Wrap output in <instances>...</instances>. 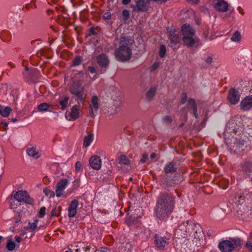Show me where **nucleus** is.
Instances as JSON below:
<instances>
[{
  "mask_svg": "<svg viewBox=\"0 0 252 252\" xmlns=\"http://www.w3.org/2000/svg\"><path fill=\"white\" fill-rule=\"evenodd\" d=\"M252 200V193L247 189L235 197L236 213L238 218L247 220L252 217V208L250 205Z\"/></svg>",
  "mask_w": 252,
  "mask_h": 252,
  "instance_id": "1",
  "label": "nucleus"
},
{
  "mask_svg": "<svg viewBox=\"0 0 252 252\" xmlns=\"http://www.w3.org/2000/svg\"><path fill=\"white\" fill-rule=\"evenodd\" d=\"M224 141L229 150L234 153L239 154L245 149L246 141L236 132L225 131Z\"/></svg>",
  "mask_w": 252,
  "mask_h": 252,
  "instance_id": "2",
  "label": "nucleus"
},
{
  "mask_svg": "<svg viewBox=\"0 0 252 252\" xmlns=\"http://www.w3.org/2000/svg\"><path fill=\"white\" fill-rule=\"evenodd\" d=\"M133 40L130 38L122 36L120 39V46L115 51V55L116 59L121 62L128 61L132 56L130 46Z\"/></svg>",
  "mask_w": 252,
  "mask_h": 252,
  "instance_id": "3",
  "label": "nucleus"
},
{
  "mask_svg": "<svg viewBox=\"0 0 252 252\" xmlns=\"http://www.w3.org/2000/svg\"><path fill=\"white\" fill-rule=\"evenodd\" d=\"M241 245V241L240 239L232 238L220 242L218 245V248L221 252H232L234 250L240 249Z\"/></svg>",
  "mask_w": 252,
  "mask_h": 252,
  "instance_id": "4",
  "label": "nucleus"
},
{
  "mask_svg": "<svg viewBox=\"0 0 252 252\" xmlns=\"http://www.w3.org/2000/svg\"><path fill=\"white\" fill-rule=\"evenodd\" d=\"M157 202L174 209L175 198L171 194L167 193H161L158 197Z\"/></svg>",
  "mask_w": 252,
  "mask_h": 252,
  "instance_id": "5",
  "label": "nucleus"
},
{
  "mask_svg": "<svg viewBox=\"0 0 252 252\" xmlns=\"http://www.w3.org/2000/svg\"><path fill=\"white\" fill-rule=\"evenodd\" d=\"M173 210V209L169 208L164 205L160 204L157 202L156 206L155 208V213L157 218H163L170 215Z\"/></svg>",
  "mask_w": 252,
  "mask_h": 252,
  "instance_id": "6",
  "label": "nucleus"
},
{
  "mask_svg": "<svg viewBox=\"0 0 252 252\" xmlns=\"http://www.w3.org/2000/svg\"><path fill=\"white\" fill-rule=\"evenodd\" d=\"M70 93L76 96L79 101L84 102L86 95L84 94V89L79 83L74 84L69 88Z\"/></svg>",
  "mask_w": 252,
  "mask_h": 252,
  "instance_id": "7",
  "label": "nucleus"
},
{
  "mask_svg": "<svg viewBox=\"0 0 252 252\" xmlns=\"http://www.w3.org/2000/svg\"><path fill=\"white\" fill-rule=\"evenodd\" d=\"M14 198L20 202H24L31 205L33 204L34 203L33 199L29 196L26 191L24 190L17 191L14 195Z\"/></svg>",
  "mask_w": 252,
  "mask_h": 252,
  "instance_id": "8",
  "label": "nucleus"
},
{
  "mask_svg": "<svg viewBox=\"0 0 252 252\" xmlns=\"http://www.w3.org/2000/svg\"><path fill=\"white\" fill-rule=\"evenodd\" d=\"M155 243L158 249L160 250H165L168 247L169 240L165 237L156 234L155 235Z\"/></svg>",
  "mask_w": 252,
  "mask_h": 252,
  "instance_id": "9",
  "label": "nucleus"
},
{
  "mask_svg": "<svg viewBox=\"0 0 252 252\" xmlns=\"http://www.w3.org/2000/svg\"><path fill=\"white\" fill-rule=\"evenodd\" d=\"M240 94L239 92L234 88L231 89L227 95V100L232 105H235L239 101Z\"/></svg>",
  "mask_w": 252,
  "mask_h": 252,
  "instance_id": "10",
  "label": "nucleus"
},
{
  "mask_svg": "<svg viewBox=\"0 0 252 252\" xmlns=\"http://www.w3.org/2000/svg\"><path fill=\"white\" fill-rule=\"evenodd\" d=\"M68 183V181L66 179H63L57 183L56 189L57 197H60L63 194L64 189L66 187Z\"/></svg>",
  "mask_w": 252,
  "mask_h": 252,
  "instance_id": "11",
  "label": "nucleus"
},
{
  "mask_svg": "<svg viewBox=\"0 0 252 252\" xmlns=\"http://www.w3.org/2000/svg\"><path fill=\"white\" fill-rule=\"evenodd\" d=\"M240 108L242 110L248 111L252 108V95H249L243 99L240 103Z\"/></svg>",
  "mask_w": 252,
  "mask_h": 252,
  "instance_id": "12",
  "label": "nucleus"
},
{
  "mask_svg": "<svg viewBox=\"0 0 252 252\" xmlns=\"http://www.w3.org/2000/svg\"><path fill=\"white\" fill-rule=\"evenodd\" d=\"M228 3L223 0H217L214 4V8L220 12H225L228 10Z\"/></svg>",
  "mask_w": 252,
  "mask_h": 252,
  "instance_id": "13",
  "label": "nucleus"
},
{
  "mask_svg": "<svg viewBox=\"0 0 252 252\" xmlns=\"http://www.w3.org/2000/svg\"><path fill=\"white\" fill-rule=\"evenodd\" d=\"M89 163L93 169L98 170L101 167V161L98 156H93L90 158Z\"/></svg>",
  "mask_w": 252,
  "mask_h": 252,
  "instance_id": "14",
  "label": "nucleus"
},
{
  "mask_svg": "<svg viewBox=\"0 0 252 252\" xmlns=\"http://www.w3.org/2000/svg\"><path fill=\"white\" fill-rule=\"evenodd\" d=\"M178 167L176 164L173 162H169L167 163L163 169V171L165 174L168 175L169 174H173L176 172L177 170Z\"/></svg>",
  "mask_w": 252,
  "mask_h": 252,
  "instance_id": "15",
  "label": "nucleus"
},
{
  "mask_svg": "<svg viewBox=\"0 0 252 252\" xmlns=\"http://www.w3.org/2000/svg\"><path fill=\"white\" fill-rule=\"evenodd\" d=\"M186 224H188V221L186 223L184 222L178 226V228L176 229L175 233L176 235L180 236L184 238L187 235L186 232L187 231V227Z\"/></svg>",
  "mask_w": 252,
  "mask_h": 252,
  "instance_id": "16",
  "label": "nucleus"
},
{
  "mask_svg": "<svg viewBox=\"0 0 252 252\" xmlns=\"http://www.w3.org/2000/svg\"><path fill=\"white\" fill-rule=\"evenodd\" d=\"M181 31L183 36H194L195 33L194 29L187 24L182 26Z\"/></svg>",
  "mask_w": 252,
  "mask_h": 252,
  "instance_id": "17",
  "label": "nucleus"
},
{
  "mask_svg": "<svg viewBox=\"0 0 252 252\" xmlns=\"http://www.w3.org/2000/svg\"><path fill=\"white\" fill-rule=\"evenodd\" d=\"M176 30L169 32V38L170 40L171 46L176 48L175 45L179 42V34Z\"/></svg>",
  "mask_w": 252,
  "mask_h": 252,
  "instance_id": "18",
  "label": "nucleus"
},
{
  "mask_svg": "<svg viewBox=\"0 0 252 252\" xmlns=\"http://www.w3.org/2000/svg\"><path fill=\"white\" fill-rule=\"evenodd\" d=\"M78 205V201L75 199L71 201L68 209V217L72 218L74 217L76 213L77 208Z\"/></svg>",
  "mask_w": 252,
  "mask_h": 252,
  "instance_id": "19",
  "label": "nucleus"
},
{
  "mask_svg": "<svg viewBox=\"0 0 252 252\" xmlns=\"http://www.w3.org/2000/svg\"><path fill=\"white\" fill-rule=\"evenodd\" d=\"M96 61L99 65L102 67H107L109 63L107 57L104 54L98 55L96 58Z\"/></svg>",
  "mask_w": 252,
  "mask_h": 252,
  "instance_id": "20",
  "label": "nucleus"
},
{
  "mask_svg": "<svg viewBox=\"0 0 252 252\" xmlns=\"http://www.w3.org/2000/svg\"><path fill=\"white\" fill-rule=\"evenodd\" d=\"M80 110V105H76L73 106L71 109L70 113V120L74 121L79 117V113Z\"/></svg>",
  "mask_w": 252,
  "mask_h": 252,
  "instance_id": "21",
  "label": "nucleus"
},
{
  "mask_svg": "<svg viewBox=\"0 0 252 252\" xmlns=\"http://www.w3.org/2000/svg\"><path fill=\"white\" fill-rule=\"evenodd\" d=\"M147 0H138L136 1V7L138 10L141 11H147L148 10Z\"/></svg>",
  "mask_w": 252,
  "mask_h": 252,
  "instance_id": "22",
  "label": "nucleus"
},
{
  "mask_svg": "<svg viewBox=\"0 0 252 252\" xmlns=\"http://www.w3.org/2000/svg\"><path fill=\"white\" fill-rule=\"evenodd\" d=\"M242 171L247 175L250 176L252 175V162H245L242 166Z\"/></svg>",
  "mask_w": 252,
  "mask_h": 252,
  "instance_id": "23",
  "label": "nucleus"
},
{
  "mask_svg": "<svg viewBox=\"0 0 252 252\" xmlns=\"http://www.w3.org/2000/svg\"><path fill=\"white\" fill-rule=\"evenodd\" d=\"M194 36H183V41L184 44L188 47H192L195 42V39L193 38Z\"/></svg>",
  "mask_w": 252,
  "mask_h": 252,
  "instance_id": "24",
  "label": "nucleus"
},
{
  "mask_svg": "<svg viewBox=\"0 0 252 252\" xmlns=\"http://www.w3.org/2000/svg\"><path fill=\"white\" fill-rule=\"evenodd\" d=\"M163 183L167 187H173L177 184L176 180L173 178L169 177L166 174H165L164 176Z\"/></svg>",
  "mask_w": 252,
  "mask_h": 252,
  "instance_id": "25",
  "label": "nucleus"
},
{
  "mask_svg": "<svg viewBox=\"0 0 252 252\" xmlns=\"http://www.w3.org/2000/svg\"><path fill=\"white\" fill-rule=\"evenodd\" d=\"M157 88L154 86L151 87L149 90L146 92L145 96L146 97V99L149 101H150L152 100H153L156 92L157 91Z\"/></svg>",
  "mask_w": 252,
  "mask_h": 252,
  "instance_id": "26",
  "label": "nucleus"
},
{
  "mask_svg": "<svg viewBox=\"0 0 252 252\" xmlns=\"http://www.w3.org/2000/svg\"><path fill=\"white\" fill-rule=\"evenodd\" d=\"M27 153L30 156L34 158H37L40 157V155L36 148L34 147L28 148L27 150Z\"/></svg>",
  "mask_w": 252,
  "mask_h": 252,
  "instance_id": "27",
  "label": "nucleus"
},
{
  "mask_svg": "<svg viewBox=\"0 0 252 252\" xmlns=\"http://www.w3.org/2000/svg\"><path fill=\"white\" fill-rule=\"evenodd\" d=\"M90 106H92L95 110V112H97L99 108L98 98L96 96H93L91 100V104Z\"/></svg>",
  "mask_w": 252,
  "mask_h": 252,
  "instance_id": "28",
  "label": "nucleus"
},
{
  "mask_svg": "<svg viewBox=\"0 0 252 252\" xmlns=\"http://www.w3.org/2000/svg\"><path fill=\"white\" fill-rule=\"evenodd\" d=\"M94 139V134L93 133L89 134L88 136H85L84 139L83 145L86 147H89Z\"/></svg>",
  "mask_w": 252,
  "mask_h": 252,
  "instance_id": "29",
  "label": "nucleus"
},
{
  "mask_svg": "<svg viewBox=\"0 0 252 252\" xmlns=\"http://www.w3.org/2000/svg\"><path fill=\"white\" fill-rule=\"evenodd\" d=\"M11 111L12 110L10 107L6 106L4 109H3V108H0V114L3 117H8Z\"/></svg>",
  "mask_w": 252,
  "mask_h": 252,
  "instance_id": "30",
  "label": "nucleus"
},
{
  "mask_svg": "<svg viewBox=\"0 0 252 252\" xmlns=\"http://www.w3.org/2000/svg\"><path fill=\"white\" fill-rule=\"evenodd\" d=\"M50 106L47 103H42L38 105L37 110L39 112L47 111Z\"/></svg>",
  "mask_w": 252,
  "mask_h": 252,
  "instance_id": "31",
  "label": "nucleus"
},
{
  "mask_svg": "<svg viewBox=\"0 0 252 252\" xmlns=\"http://www.w3.org/2000/svg\"><path fill=\"white\" fill-rule=\"evenodd\" d=\"M61 209L62 207L60 206H58V208L56 207H54L51 212V218H52L54 217H58L61 213Z\"/></svg>",
  "mask_w": 252,
  "mask_h": 252,
  "instance_id": "32",
  "label": "nucleus"
},
{
  "mask_svg": "<svg viewBox=\"0 0 252 252\" xmlns=\"http://www.w3.org/2000/svg\"><path fill=\"white\" fill-rule=\"evenodd\" d=\"M119 163L121 164L128 165L129 164V160L125 155H121L118 158Z\"/></svg>",
  "mask_w": 252,
  "mask_h": 252,
  "instance_id": "33",
  "label": "nucleus"
},
{
  "mask_svg": "<svg viewBox=\"0 0 252 252\" xmlns=\"http://www.w3.org/2000/svg\"><path fill=\"white\" fill-rule=\"evenodd\" d=\"M68 100H69V97L65 96V97H64V98L63 99L59 101V104L61 106V110H64L65 109V108L67 107V105Z\"/></svg>",
  "mask_w": 252,
  "mask_h": 252,
  "instance_id": "34",
  "label": "nucleus"
},
{
  "mask_svg": "<svg viewBox=\"0 0 252 252\" xmlns=\"http://www.w3.org/2000/svg\"><path fill=\"white\" fill-rule=\"evenodd\" d=\"M177 239H176L174 242V245L175 246V248L177 250H180L182 248V245L183 244L182 242L183 240H184V238H182V239H180V238H177Z\"/></svg>",
  "mask_w": 252,
  "mask_h": 252,
  "instance_id": "35",
  "label": "nucleus"
},
{
  "mask_svg": "<svg viewBox=\"0 0 252 252\" xmlns=\"http://www.w3.org/2000/svg\"><path fill=\"white\" fill-rule=\"evenodd\" d=\"M6 247L8 251H13L16 247L15 243L11 239H8L6 245Z\"/></svg>",
  "mask_w": 252,
  "mask_h": 252,
  "instance_id": "36",
  "label": "nucleus"
},
{
  "mask_svg": "<svg viewBox=\"0 0 252 252\" xmlns=\"http://www.w3.org/2000/svg\"><path fill=\"white\" fill-rule=\"evenodd\" d=\"M241 37L240 33L239 32L236 31L232 35L231 40L234 42H239L240 41Z\"/></svg>",
  "mask_w": 252,
  "mask_h": 252,
  "instance_id": "37",
  "label": "nucleus"
},
{
  "mask_svg": "<svg viewBox=\"0 0 252 252\" xmlns=\"http://www.w3.org/2000/svg\"><path fill=\"white\" fill-rule=\"evenodd\" d=\"M246 247L249 251L252 252V232L250 234Z\"/></svg>",
  "mask_w": 252,
  "mask_h": 252,
  "instance_id": "38",
  "label": "nucleus"
},
{
  "mask_svg": "<svg viewBox=\"0 0 252 252\" xmlns=\"http://www.w3.org/2000/svg\"><path fill=\"white\" fill-rule=\"evenodd\" d=\"M188 104L193 110L197 108L196 101L194 99L190 98L188 101Z\"/></svg>",
  "mask_w": 252,
  "mask_h": 252,
  "instance_id": "39",
  "label": "nucleus"
},
{
  "mask_svg": "<svg viewBox=\"0 0 252 252\" xmlns=\"http://www.w3.org/2000/svg\"><path fill=\"white\" fill-rule=\"evenodd\" d=\"M82 62V59L80 56L76 57L72 61V65L73 66H78Z\"/></svg>",
  "mask_w": 252,
  "mask_h": 252,
  "instance_id": "40",
  "label": "nucleus"
},
{
  "mask_svg": "<svg viewBox=\"0 0 252 252\" xmlns=\"http://www.w3.org/2000/svg\"><path fill=\"white\" fill-rule=\"evenodd\" d=\"M35 70H29V69L28 68V67L26 66V68H25V71L23 72V75L26 77H30V78H32V77L31 76V74H32V73H35Z\"/></svg>",
  "mask_w": 252,
  "mask_h": 252,
  "instance_id": "41",
  "label": "nucleus"
},
{
  "mask_svg": "<svg viewBox=\"0 0 252 252\" xmlns=\"http://www.w3.org/2000/svg\"><path fill=\"white\" fill-rule=\"evenodd\" d=\"M130 17V13L129 11L126 9H124L122 11V17L123 20L126 22V21Z\"/></svg>",
  "mask_w": 252,
  "mask_h": 252,
  "instance_id": "42",
  "label": "nucleus"
},
{
  "mask_svg": "<svg viewBox=\"0 0 252 252\" xmlns=\"http://www.w3.org/2000/svg\"><path fill=\"white\" fill-rule=\"evenodd\" d=\"M209 27L208 26H205L203 30V35H204L205 39L209 38L212 39V37L209 36Z\"/></svg>",
  "mask_w": 252,
  "mask_h": 252,
  "instance_id": "43",
  "label": "nucleus"
},
{
  "mask_svg": "<svg viewBox=\"0 0 252 252\" xmlns=\"http://www.w3.org/2000/svg\"><path fill=\"white\" fill-rule=\"evenodd\" d=\"M38 220H35L33 222H29V227L32 231L35 230L37 227V223Z\"/></svg>",
  "mask_w": 252,
  "mask_h": 252,
  "instance_id": "44",
  "label": "nucleus"
},
{
  "mask_svg": "<svg viewBox=\"0 0 252 252\" xmlns=\"http://www.w3.org/2000/svg\"><path fill=\"white\" fill-rule=\"evenodd\" d=\"M166 52V47L164 45H161L159 48V56L162 58L164 56Z\"/></svg>",
  "mask_w": 252,
  "mask_h": 252,
  "instance_id": "45",
  "label": "nucleus"
},
{
  "mask_svg": "<svg viewBox=\"0 0 252 252\" xmlns=\"http://www.w3.org/2000/svg\"><path fill=\"white\" fill-rule=\"evenodd\" d=\"M46 213V208L45 207H42L39 212V217L40 218H43Z\"/></svg>",
  "mask_w": 252,
  "mask_h": 252,
  "instance_id": "46",
  "label": "nucleus"
},
{
  "mask_svg": "<svg viewBox=\"0 0 252 252\" xmlns=\"http://www.w3.org/2000/svg\"><path fill=\"white\" fill-rule=\"evenodd\" d=\"M187 100V94L186 93H183L181 95V102L182 104H185Z\"/></svg>",
  "mask_w": 252,
  "mask_h": 252,
  "instance_id": "47",
  "label": "nucleus"
},
{
  "mask_svg": "<svg viewBox=\"0 0 252 252\" xmlns=\"http://www.w3.org/2000/svg\"><path fill=\"white\" fill-rule=\"evenodd\" d=\"M43 192L45 193L46 196H49L50 197L52 196H54V193L53 192L51 191L48 189H45L43 190Z\"/></svg>",
  "mask_w": 252,
  "mask_h": 252,
  "instance_id": "48",
  "label": "nucleus"
},
{
  "mask_svg": "<svg viewBox=\"0 0 252 252\" xmlns=\"http://www.w3.org/2000/svg\"><path fill=\"white\" fill-rule=\"evenodd\" d=\"M94 108L92 106L89 107V114L91 118H94L95 117V110L94 111L93 110Z\"/></svg>",
  "mask_w": 252,
  "mask_h": 252,
  "instance_id": "49",
  "label": "nucleus"
},
{
  "mask_svg": "<svg viewBox=\"0 0 252 252\" xmlns=\"http://www.w3.org/2000/svg\"><path fill=\"white\" fill-rule=\"evenodd\" d=\"M159 65V63L158 62H155L151 67V70L152 71H155L158 67Z\"/></svg>",
  "mask_w": 252,
  "mask_h": 252,
  "instance_id": "50",
  "label": "nucleus"
},
{
  "mask_svg": "<svg viewBox=\"0 0 252 252\" xmlns=\"http://www.w3.org/2000/svg\"><path fill=\"white\" fill-rule=\"evenodd\" d=\"M91 247L90 245H86L84 247H82V252H90Z\"/></svg>",
  "mask_w": 252,
  "mask_h": 252,
  "instance_id": "51",
  "label": "nucleus"
},
{
  "mask_svg": "<svg viewBox=\"0 0 252 252\" xmlns=\"http://www.w3.org/2000/svg\"><path fill=\"white\" fill-rule=\"evenodd\" d=\"M111 14L110 12H105L103 14V18L106 20L110 19L111 18Z\"/></svg>",
  "mask_w": 252,
  "mask_h": 252,
  "instance_id": "52",
  "label": "nucleus"
},
{
  "mask_svg": "<svg viewBox=\"0 0 252 252\" xmlns=\"http://www.w3.org/2000/svg\"><path fill=\"white\" fill-rule=\"evenodd\" d=\"M205 61L207 63L210 64L213 62V58L209 56L205 59Z\"/></svg>",
  "mask_w": 252,
  "mask_h": 252,
  "instance_id": "53",
  "label": "nucleus"
},
{
  "mask_svg": "<svg viewBox=\"0 0 252 252\" xmlns=\"http://www.w3.org/2000/svg\"><path fill=\"white\" fill-rule=\"evenodd\" d=\"M81 163L80 161H77L75 163V169L77 171L80 170L81 168Z\"/></svg>",
  "mask_w": 252,
  "mask_h": 252,
  "instance_id": "54",
  "label": "nucleus"
},
{
  "mask_svg": "<svg viewBox=\"0 0 252 252\" xmlns=\"http://www.w3.org/2000/svg\"><path fill=\"white\" fill-rule=\"evenodd\" d=\"M148 155L146 153H144L142 155V158L141 159L140 161L142 163H144L146 161V160L148 158Z\"/></svg>",
  "mask_w": 252,
  "mask_h": 252,
  "instance_id": "55",
  "label": "nucleus"
},
{
  "mask_svg": "<svg viewBox=\"0 0 252 252\" xmlns=\"http://www.w3.org/2000/svg\"><path fill=\"white\" fill-rule=\"evenodd\" d=\"M164 121L168 123H170L172 122L171 118L169 116H165L164 119Z\"/></svg>",
  "mask_w": 252,
  "mask_h": 252,
  "instance_id": "56",
  "label": "nucleus"
},
{
  "mask_svg": "<svg viewBox=\"0 0 252 252\" xmlns=\"http://www.w3.org/2000/svg\"><path fill=\"white\" fill-rule=\"evenodd\" d=\"M15 241L18 243H20L21 241H22L23 240V239L21 237L18 236H16L15 237Z\"/></svg>",
  "mask_w": 252,
  "mask_h": 252,
  "instance_id": "57",
  "label": "nucleus"
},
{
  "mask_svg": "<svg viewBox=\"0 0 252 252\" xmlns=\"http://www.w3.org/2000/svg\"><path fill=\"white\" fill-rule=\"evenodd\" d=\"M88 70L91 73H94L95 72V68L94 66H89L88 67Z\"/></svg>",
  "mask_w": 252,
  "mask_h": 252,
  "instance_id": "58",
  "label": "nucleus"
},
{
  "mask_svg": "<svg viewBox=\"0 0 252 252\" xmlns=\"http://www.w3.org/2000/svg\"><path fill=\"white\" fill-rule=\"evenodd\" d=\"M187 1L194 4H197L199 2V0H187Z\"/></svg>",
  "mask_w": 252,
  "mask_h": 252,
  "instance_id": "59",
  "label": "nucleus"
},
{
  "mask_svg": "<svg viewBox=\"0 0 252 252\" xmlns=\"http://www.w3.org/2000/svg\"><path fill=\"white\" fill-rule=\"evenodd\" d=\"M151 1H154L156 2H159L160 1L162 2H165L167 1V0H147V2H150Z\"/></svg>",
  "mask_w": 252,
  "mask_h": 252,
  "instance_id": "60",
  "label": "nucleus"
},
{
  "mask_svg": "<svg viewBox=\"0 0 252 252\" xmlns=\"http://www.w3.org/2000/svg\"><path fill=\"white\" fill-rule=\"evenodd\" d=\"M193 114H194V116L195 117V118H197L198 117V115L197 114V108H196L195 109H193Z\"/></svg>",
  "mask_w": 252,
  "mask_h": 252,
  "instance_id": "61",
  "label": "nucleus"
},
{
  "mask_svg": "<svg viewBox=\"0 0 252 252\" xmlns=\"http://www.w3.org/2000/svg\"><path fill=\"white\" fill-rule=\"evenodd\" d=\"M131 0H122V3L125 5H127L130 3Z\"/></svg>",
  "mask_w": 252,
  "mask_h": 252,
  "instance_id": "62",
  "label": "nucleus"
},
{
  "mask_svg": "<svg viewBox=\"0 0 252 252\" xmlns=\"http://www.w3.org/2000/svg\"><path fill=\"white\" fill-rule=\"evenodd\" d=\"M15 219V222L16 223L19 222L21 220V218L19 216L18 217H16L14 218Z\"/></svg>",
  "mask_w": 252,
  "mask_h": 252,
  "instance_id": "63",
  "label": "nucleus"
},
{
  "mask_svg": "<svg viewBox=\"0 0 252 252\" xmlns=\"http://www.w3.org/2000/svg\"><path fill=\"white\" fill-rule=\"evenodd\" d=\"M100 252H109V251L107 249L103 248L101 249Z\"/></svg>",
  "mask_w": 252,
  "mask_h": 252,
  "instance_id": "64",
  "label": "nucleus"
}]
</instances>
